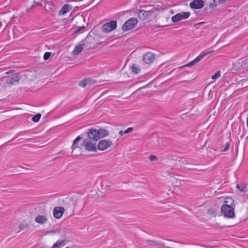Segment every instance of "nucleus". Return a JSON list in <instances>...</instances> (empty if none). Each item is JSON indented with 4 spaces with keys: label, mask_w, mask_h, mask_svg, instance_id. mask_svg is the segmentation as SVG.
Listing matches in <instances>:
<instances>
[{
    "label": "nucleus",
    "mask_w": 248,
    "mask_h": 248,
    "mask_svg": "<svg viewBox=\"0 0 248 248\" xmlns=\"http://www.w3.org/2000/svg\"><path fill=\"white\" fill-rule=\"evenodd\" d=\"M221 210V213L225 217L233 218L234 217V209L232 206L229 205H222Z\"/></svg>",
    "instance_id": "f257e3e1"
},
{
    "label": "nucleus",
    "mask_w": 248,
    "mask_h": 248,
    "mask_svg": "<svg viewBox=\"0 0 248 248\" xmlns=\"http://www.w3.org/2000/svg\"><path fill=\"white\" fill-rule=\"evenodd\" d=\"M138 23L136 18H131L127 20L123 25L122 30L124 31H127L133 29Z\"/></svg>",
    "instance_id": "f03ea898"
},
{
    "label": "nucleus",
    "mask_w": 248,
    "mask_h": 248,
    "mask_svg": "<svg viewBox=\"0 0 248 248\" xmlns=\"http://www.w3.org/2000/svg\"><path fill=\"white\" fill-rule=\"evenodd\" d=\"M116 28L117 22L115 20H111L104 24L102 27V30L104 32L108 33L114 30Z\"/></svg>",
    "instance_id": "7ed1b4c3"
},
{
    "label": "nucleus",
    "mask_w": 248,
    "mask_h": 248,
    "mask_svg": "<svg viewBox=\"0 0 248 248\" xmlns=\"http://www.w3.org/2000/svg\"><path fill=\"white\" fill-rule=\"evenodd\" d=\"M190 15L189 12H181L172 16L171 20L173 22H177L182 19L188 18Z\"/></svg>",
    "instance_id": "20e7f679"
},
{
    "label": "nucleus",
    "mask_w": 248,
    "mask_h": 248,
    "mask_svg": "<svg viewBox=\"0 0 248 248\" xmlns=\"http://www.w3.org/2000/svg\"><path fill=\"white\" fill-rule=\"evenodd\" d=\"M212 51H209L207 52H204L201 53L198 57H197L194 60L190 62L189 63L183 66V67H189L191 65H193L197 63H198L199 62H200L201 60H202L204 57L207 56L208 54L211 53Z\"/></svg>",
    "instance_id": "39448f33"
},
{
    "label": "nucleus",
    "mask_w": 248,
    "mask_h": 248,
    "mask_svg": "<svg viewBox=\"0 0 248 248\" xmlns=\"http://www.w3.org/2000/svg\"><path fill=\"white\" fill-rule=\"evenodd\" d=\"M112 142L109 140H101L97 145V148L99 150L104 151L111 146Z\"/></svg>",
    "instance_id": "423d86ee"
},
{
    "label": "nucleus",
    "mask_w": 248,
    "mask_h": 248,
    "mask_svg": "<svg viewBox=\"0 0 248 248\" xmlns=\"http://www.w3.org/2000/svg\"><path fill=\"white\" fill-rule=\"evenodd\" d=\"M204 5V2L202 0H194L189 4L190 7L195 9L202 8Z\"/></svg>",
    "instance_id": "0eeeda50"
},
{
    "label": "nucleus",
    "mask_w": 248,
    "mask_h": 248,
    "mask_svg": "<svg viewBox=\"0 0 248 248\" xmlns=\"http://www.w3.org/2000/svg\"><path fill=\"white\" fill-rule=\"evenodd\" d=\"M83 144L87 151L89 152H95L96 151V143L88 142L86 140H84Z\"/></svg>",
    "instance_id": "6e6552de"
},
{
    "label": "nucleus",
    "mask_w": 248,
    "mask_h": 248,
    "mask_svg": "<svg viewBox=\"0 0 248 248\" xmlns=\"http://www.w3.org/2000/svg\"><path fill=\"white\" fill-rule=\"evenodd\" d=\"M64 209L62 207H56L53 210V216L55 218L59 219L63 215Z\"/></svg>",
    "instance_id": "1a4fd4ad"
},
{
    "label": "nucleus",
    "mask_w": 248,
    "mask_h": 248,
    "mask_svg": "<svg viewBox=\"0 0 248 248\" xmlns=\"http://www.w3.org/2000/svg\"><path fill=\"white\" fill-rule=\"evenodd\" d=\"M72 9V6L70 4H64L59 12V15L62 16L68 13Z\"/></svg>",
    "instance_id": "9d476101"
},
{
    "label": "nucleus",
    "mask_w": 248,
    "mask_h": 248,
    "mask_svg": "<svg viewBox=\"0 0 248 248\" xmlns=\"http://www.w3.org/2000/svg\"><path fill=\"white\" fill-rule=\"evenodd\" d=\"M88 135L89 138L95 140H99V136L98 131L94 128H91L88 132Z\"/></svg>",
    "instance_id": "9b49d317"
},
{
    "label": "nucleus",
    "mask_w": 248,
    "mask_h": 248,
    "mask_svg": "<svg viewBox=\"0 0 248 248\" xmlns=\"http://www.w3.org/2000/svg\"><path fill=\"white\" fill-rule=\"evenodd\" d=\"M154 56L152 53L147 52L143 57V61L146 63H150L153 62Z\"/></svg>",
    "instance_id": "f8f14e48"
},
{
    "label": "nucleus",
    "mask_w": 248,
    "mask_h": 248,
    "mask_svg": "<svg viewBox=\"0 0 248 248\" xmlns=\"http://www.w3.org/2000/svg\"><path fill=\"white\" fill-rule=\"evenodd\" d=\"M149 13V11L140 10L139 11L138 14L139 17L141 20H144L147 19Z\"/></svg>",
    "instance_id": "ddd939ff"
},
{
    "label": "nucleus",
    "mask_w": 248,
    "mask_h": 248,
    "mask_svg": "<svg viewBox=\"0 0 248 248\" xmlns=\"http://www.w3.org/2000/svg\"><path fill=\"white\" fill-rule=\"evenodd\" d=\"M19 80V77L17 75H15L12 77H9L6 79V82L10 84H15Z\"/></svg>",
    "instance_id": "4468645a"
},
{
    "label": "nucleus",
    "mask_w": 248,
    "mask_h": 248,
    "mask_svg": "<svg viewBox=\"0 0 248 248\" xmlns=\"http://www.w3.org/2000/svg\"><path fill=\"white\" fill-rule=\"evenodd\" d=\"M82 49L83 47L82 45H77L75 46V48L73 50L72 54L75 55H77L82 51Z\"/></svg>",
    "instance_id": "2eb2a0df"
},
{
    "label": "nucleus",
    "mask_w": 248,
    "mask_h": 248,
    "mask_svg": "<svg viewBox=\"0 0 248 248\" xmlns=\"http://www.w3.org/2000/svg\"><path fill=\"white\" fill-rule=\"evenodd\" d=\"M92 80L89 78H85L81 81H80L79 83V85L82 87H85L86 86L91 84Z\"/></svg>",
    "instance_id": "dca6fc26"
},
{
    "label": "nucleus",
    "mask_w": 248,
    "mask_h": 248,
    "mask_svg": "<svg viewBox=\"0 0 248 248\" xmlns=\"http://www.w3.org/2000/svg\"><path fill=\"white\" fill-rule=\"evenodd\" d=\"M35 221L37 223L43 224L46 221V218L44 216H38L35 217Z\"/></svg>",
    "instance_id": "f3484780"
},
{
    "label": "nucleus",
    "mask_w": 248,
    "mask_h": 248,
    "mask_svg": "<svg viewBox=\"0 0 248 248\" xmlns=\"http://www.w3.org/2000/svg\"><path fill=\"white\" fill-rule=\"evenodd\" d=\"M97 131L98 132L99 139L101 138L105 137L108 134V130L105 129H99Z\"/></svg>",
    "instance_id": "a211bd4d"
},
{
    "label": "nucleus",
    "mask_w": 248,
    "mask_h": 248,
    "mask_svg": "<svg viewBox=\"0 0 248 248\" xmlns=\"http://www.w3.org/2000/svg\"><path fill=\"white\" fill-rule=\"evenodd\" d=\"M81 139V137L80 136H78L74 140L73 144L72 145V149L73 151L78 147V142Z\"/></svg>",
    "instance_id": "6ab92c4d"
},
{
    "label": "nucleus",
    "mask_w": 248,
    "mask_h": 248,
    "mask_svg": "<svg viewBox=\"0 0 248 248\" xmlns=\"http://www.w3.org/2000/svg\"><path fill=\"white\" fill-rule=\"evenodd\" d=\"M64 241H58L54 244L52 248H62L64 246Z\"/></svg>",
    "instance_id": "aec40b11"
},
{
    "label": "nucleus",
    "mask_w": 248,
    "mask_h": 248,
    "mask_svg": "<svg viewBox=\"0 0 248 248\" xmlns=\"http://www.w3.org/2000/svg\"><path fill=\"white\" fill-rule=\"evenodd\" d=\"M131 68L132 71L135 74H138L140 72V68L139 66L136 64H132Z\"/></svg>",
    "instance_id": "412c9836"
},
{
    "label": "nucleus",
    "mask_w": 248,
    "mask_h": 248,
    "mask_svg": "<svg viewBox=\"0 0 248 248\" xmlns=\"http://www.w3.org/2000/svg\"><path fill=\"white\" fill-rule=\"evenodd\" d=\"M236 187L238 188L241 192H246L247 191V186L245 184L240 186L237 184Z\"/></svg>",
    "instance_id": "4be33fe9"
},
{
    "label": "nucleus",
    "mask_w": 248,
    "mask_h": 248,
    "mask_svg": "<svg viewBox=\"0 0 248 248\" xmlns=\"http://www.w3.org/2000/svg\"><path fill=\"white\" fill-rule=\"evenodd\" d=\"M230 148V144L227 142L225 145H223L221 147V152H226Z\"/></svg>",
    "instance_id": "5701e85b"
},
{
    "label": "nucleus",
    "mask_w": 248,
    "mask_h": 248,
    "mask_svg": "<svg viewBox=\"0 0 248 248\" xmlns=\"http://www.w3.org/2000/svg\"><path fill=\"white\" fill-rule=\"evenodd\" d=\"M41 116L40 114H37L32 117V120L34 122H38L41 118Z\"/></svg>",
    "instance_id": "b1692460"
},
{
    "label": "nucleus",
    "mask_w": 248,
    "mask_h": 248,
    "mask_svg": "<svg viewBox=\"0 0 248 248\" xmlns=\"http://www.w3.org/2000/svg\"><path fill=\"white\" fill-rule=\"evenodd\" d=\"M220 72L219 71H217L212 76V79L213 80L216 79L220 77Z\"/></svg>",
    "instance_id": "393cba45"
},
{
    "label": "nucleus",
    "mask_w": 248,
    "mask_h": 248,
    "mask_svg": "<svg viewBox=\"0 0 248 248\" xmlns=\"http://www.w3.org/2000/svg\"><path fill=\"white\" fill-rule=\"evenodd\" d=\"M51 55V53L49 52H46L44 55V59L45 60H47L49 59Z\"/></svg>",
    "instance_id": "a878e982"
},
{
    "label": "nucleus",
    "mask_w": 248,
    "mask_h": 248,
    "mask_svg": "<svg viewBox=\"0 0 248 248\" xmlns=\"http://www.w3.org/2000/svg\"><path fill=\"white\" fill-rule=\"evenodd\" d=\"M133 130V128H131V127H129L128 128H127L126 130H125L124 133V134H126V133H128L129 132H131Z\"/></svg>",
    "instance_id": "bb28decb"
},
{
    "label": "nucleus",
    "mask_w": 248,
    "mask_h": 248,
    "mask_svg": "<svg viewBox=\"0 0 248 248\" xmlns=\"http://www.w3.org/2000/svg\"><path fill=\"white\" fill-rule=\"evenodd\" d=\"M149 158L151 161L155 160L157 158L156 156L155 155H150Z\"/></svg>",
    "instance_id": "cd10ccee"
},
{
    "label": "nucleus",
    "mask_w": 248,
    "mask_h": 248,
    "mask_svg": "<svg viewBox=\"0 0 248 248\" xmlns=\"http://www.w3.org/2000/svg\"><path fill=\"white\" fill-rule=\"evenodd\" d=\"M85 28V27L84 26H81V27H79L78 29H77V31H81V30Z\"/></svg>",
    "instance_id": "c85d7f7f"
},
{
    "label": "nucleus",
    "mask_w": 248,
    "mask_h": 248,
    "mask_svg": "<svg viewBox=\"0 0 248 248\" xmlns=\"http://www.w3.org/2000/svg\"><path fill=\"white\" fill-rule=\"evenodd\" d=\"M12 72H13V70H11V71H9L7 72L6 73V74H9L10 73H12Z\"/></svg>",
    "instance_id": "c756f323"
},
{
    "label": "nucleus",
    "mask_w": 248,
    "mask_h": 248,
    "mask_svg": "<svg viewBox=\"0 0 248 248\" xmlns=\"http://www.w3.org/2000/svg\"><path fill=\"white\" fill-rule=\"evenodd\" d=\"M122 132H123L122 131H120V134H122Z\"/></svg>",
    "instance_id": "7c9ffc66"
}]
</instances>
